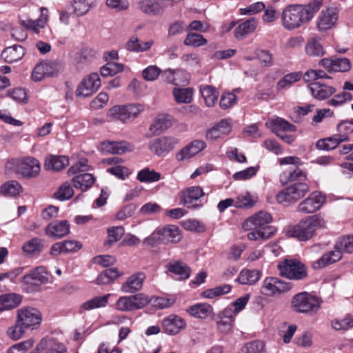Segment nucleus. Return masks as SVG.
<instances>
[{
    "label": "nucleus",
    "instance_id": "338daca9",
    "mask_svg": "<svg viewBox=\"0 0 353 353\" xmlns=\"http://www.w3.org/2000/svg\"><path fill=\"white\" fill-rule=\"evenodd\" d=\"M256 55L263 66L270 67L273 65V55L269 50H258Z\"/></svg>",
    "mask_w": 353,
    "mask_h": 353
},
{
    "label": "nucleus",
    "instance_id": "cd10ccee",
    "mask_svg": "<svg viewBox=\"0 0 353 353\" xmlns=\"http://www.w3.org/2000/svg\"><path fill=\"white\" fill-rule=\"evenodd\" d=\"M306 179V173L299 167H296L292 170H285L280 175V181L283 185L299 181L305 182Z\"/></svg>",
    "mask_w": 353,
    "mask_h": 353
},
{
    "label": "nucleus",
    "instance_id": "ea45409f",
    "mask_svg": "<svg viewBox=\"0 0 353 353\" xmlns=\"http://www.w3.org/2000/svg\"><path fill=\"white\" fill-rule=\"evenodd\" d=\"M200 92L206 105L212 107L215 105L219 97V92L214 87L210 85H203L200 87Z\"/></svg>",
    "mask_w": 353,
    "mask_h": 353
},
{
    "label": "nucleus",
    "instance_id": "603ef678",
    "mask_svg": "<svg viewBox=\"0 0 353 353\" xmlns=\"http://www.w3.org/2000/svg\"><path fill=\"white\" fill-rule=\"evenodd\" d=\"M302 74L301 72H292L285 74L281 79L276 83L277 90H283L285 88L291 86L294 83L297 82L301 79Z\"/></svg>",
    "mask_w": 353,
    "mask_h": 353
},
{
    "label": "nucleus",
    "instance_id": "c85d7f7f",
    "mask_svg": "<svg viewBox=\"0 0 353 353\" xmlns=\"http://www.w3.org/2000/svg\"><path fill=\"white\" fill-rule=\"evenodd\" d=\"M157 234L161 236L162 241L165 243H177L181 239L179 227L174 225H168L158 230Z\"/></svg>",
    "mask_w": 353,
    "mask_h": 353
},
{
    "label": "nucleus",
    "instance_id": "dca6fc26",
    "mask_svg": "<svg viewBox=\"0 0 353 353\" xmlns=\"http://www.w3.org/2000/svg\"><path fill=\"white\" fill-rule=\"evenodd\" d=\"M307 86L312 96L319 101L327 99L336 91L334 87L321 82H312Z\"/></svg>",
    "mask_w": 353,
    "mask_h": 353
},
{
    "label": "nucleus",
    "instance_id": "774afa93",
    "mask_svg": "<svg viewBox=\"0 0 353 353\" xmlns=\"http://www.w3.org/2000/svg\"><path fill=\"white\" fill-rule=\"evenodd\" d=\"M132 297L133 299L135 310H140L152 302V297L149 298L148 296L142 293L132 295Z\"/></svg>",
    "mask_w": 353,
    "mask_h": 353
},
{
    "label": "nucleus",
    "instance_id": "2f4dec72",
    "mask_svg": "<svg viewBox=\"0 0 353 353\" xmlns=\"http://www.w3.org/2000/svg\"><path fill=\"white\" fill-rule=\"evenodd\" d=\"M341 258V252L334 249L325 253L319 260L313 263L312 267L314 269L323 268L339 261Z\"/></svg>",
    "mask_w": 353,
    "mask_h": 353
},
{
    "label": "nucleus",
    "instance_id": "37998d69",
    "mask_svg": "<svg viewBox=\"0 0 353 353\" xmlns=\"http://www.w3.org/2000/svg\"><path fill=\"white\" fill-rule=\"evenodd\" d=\"M110 294L103 295L102 296L94 297L85 303L81 306V312L82 310H90L92 309L105 307L108 301Z\"/></svg>",
    "mask_w": 353,
    "mask_h": 353
},
{
    "label": "nucleus",
    "instance_id": "4468645a",
    "mask_svg": "<svg viewBox=\"0 0 353 353\" xmlns=\"http://www.w3.org/2000/svg\"><path fill=\"white\" fill-rule=\"evenodd\" d=\"M338 19V12L334 8L323 10L317 19L316 28L319 31H325L332 28Z\"/></svg>",
    "mask_w": 353,
    "mask_h": 353
},
{
    "label": "nucleus",
    "instance_id": "de8ad7c7",
    "mask_svg": "<svg viewBox=\"0 0 353 353\" xmlns=\"http://www.w3.org/2000/svg\"><path fill=\"white\" fill-rule=\"evenodd\" d=\"M137 178L142 183H152L161 179V174L148 168H145L138 172Z\"/></svg>",
    "mask_w": 353,
    "mask_h": 353
},
{
    "label": "nucleus",
    "instance_id": "8fccbe9b",
    "mask_svg": "<svg viewBox=\"0 0 353 353\" xmlns=\"http://www.w3.org/2000/svg\"><path fill=\"white\" fill-rule=\"evenodd\" d=\"M173 94L177 103H189L192 101L193 89L191 88H174Z\"/></svg>",
    "mask_w": 353,
    "mask_h": 353
},
{
    "label": "nucleus",
    "instance_id": "a19ab883",
    "mask_svg": "<svg viewBox=\"0 0 353 353\" xmlns=\"http://www.w3.org/2000/svg\"><path fill=\"white\" fill-rule=\"evenodd\" d=\"M121 275H123V273H120L117 268H108L99 274L97 283L98 285H107L113 282Z\"/></svg>",
    "mask_w": 353,
    "mask_h": 353
},
{
    "label": "nucleus",
    "instance_id": "2eb2a0df",
    "mask_svg": "<svg viewBox=\"0 0 353 353\" xmlns=\"http://www.w3.org/2000/svg\"><path fill=\"white\" fill-rule=\"evenodd\" d=\"M162 326L164 332L170 335H175L184 330L186 323L181 317L171 314L162 321Z\"/></svg>",
    "mask_w": 353,
    "mask_h": 353
},
{
    "label": "nucleus",
    "instance_id": "5701e85b",
    "mask_svg": "<svg viewBox=\"0 0 353 353\" xmlns=\"http://www.w3.org/2000/svg\"><path fill=\"white\" fill-rule=\"evenodd\" d=\"M81 247V243L77 241L65 240L53 244L50 253L52 255H58L63 253L75 252Z\"/></svg>",
    "mask_w": 353,
    "mask_h": 353
},
{
    "label": "nucleus",
    "instance_id": "052dcab7",
    "mask_svg": "<svg viewBox=\"0 0 353 353\" xmlns=\"http://www.w3.org/2000/svg\"><path fill=\"white\" fill-rule=\"evenodd\" d=\"M73 194L74 191L70 185L65 183L59 188L54 196L60 201H64L70 199Z\"/></svg>",
    "mask_w": 353,
    "mask_h": 353
},
{
    "label": "nucleus",
    "instance_id": "5fc2aeb1",
    "mask_svg": "<svg viewBox=\"0 0 353 353\" xmlns=\"http://www.w3.org/2000/svg\"><path fill=\"white\" fill-rule=\"evenodd\" d=\"M207 43V39L203 35L193 32L188 33L183 41L184 45L194 48L203 46Z\"/></svg>",
    "mask_w": 353,
    "mask_h": 353
},
{
    "label": "nucleus",
    "instance_id": "680f3d73",
    "mask_svg": "<svg viewBox=\"0 0 353 353\" xmlns=\"http://www.w3.org/2000/svg\"><path fill=\"white\" fill-rule=\"evenodd\" d=\"M46 353H65L67 347L61 343L54 339L46 340L45 345Z\"/></svg>",
    "mask_w": 353,
    "mask_h": 353
},
{
    "label": "nucleus",
    "instance_id": "39448f33",
    "mask_svg": "<svg viewBox=\"0 0 353 353\" xmlns=\"http://www.w3.org/2000/svg\"><path fill=\"white\" fill-rule=\"evenodd\" d=\"M309 191L310 186L307 183L295 182L279 192L276 200L279 203H295L304 197Z\"/></svg>",
    "mask_w": 353,
    "mask_h": 353
},
{
    "label": "nucleus",
    "instance_id": "f257e3e1",
    "mask_svg": "<svg viewBox=\"0 0 353 353\" xmlns=\"http://www.w3.org/2000/svg\"><path fill=\"white\" fill-rule=\"evenodd\" d=\"M323 4V0H312L303 5L292 4L285 7L281 14V23L288 30L298 28L309 22Z\"/></svg>",
    "mask_w": 353,
    "mask_h": 353
},
{
    "label": "nucleus",
    "instance_id": "c03bdc74",
    "mask_svg": "<svg viewBox=\"0 0 353 353\" xmlns=\"http://www.w3.org/2000/svg\"><path fill=\"white\" fill-rule=\"evenodd\" d=\"M334 249L339 251L341 254L343 252H353V235H347L339 238L336 241Z\"/></svg>",
    "mask_w": 353,
    "mask_h": 353
},
{
    "label": "nucleus",
    "instance_id": "9b49d317",
    "mask_svg": "<svg viewBox=\"0 0 353 353\" xmlns=\"http://www.w3.org/2000/svg\"><path fill=\"white\" fill-rule=\"evenodd\" d=\"M101 84L98 73H92L79 83L76 91L79 97H88L97 91Z\"/></svg>",
    "mask_w": 353,
    "mask_h": 353
},
{
    "label": "nucleus",
    "instance_id": "7ed1b4c3",
    "mask_svg": "<svg viewBox=\"0 0 353 353\" xmlns=\"http://www.w3.org/2000/svg\"><path fill=\"white\" fill-rule=\"evenodd\" d=\"M326 228V222L319 214L307 216L299 221L290 230V235L299 241H306L312 239L316 231Z\"/></svg>",
    "mask_w": 353,
    "mask_h": 353
},
{
    "label": "nucleus",
    "instance_id": "f704fd0d",
    "mask_svg": "<svg viewBox=\"0 0 353 353\" xmlns=\"http://www.w3.org/2000/svg\"><path fill=\"white\" fill-rule=\"evenodd\" d=\"M232 314L233 311L230 308H225L221 314L217 325L221 332L226 334L231 330L234 322Z\"/></svg>",
    "mask_w": 353,
    "mask_h": 353
},
{
    "label": "nucleus",
    "instance_id": "c9c22d12",
    "mask_svg": "<svg viewBox=\"0 0 353 353\" xmlns=\"http://www.w3.org/2000/svg\"><path fill=\"white\" fill-rule=\"evenodd\" d=\"M94 181V177L89 173L79 174L72 179L74 187L82 191H86L91 188Z\"/></svg>",
    "mask_w": 353,
    "mask_h": 353
},
{
    "label": "nucleus",
    "instance_id": "e433bc0d",
    "mask_svg": "<svg viewBox=\"0 0 353 353\" xmlns=\"http://www.w3.org/2000/svg\"><path fill=\"white\" fill-rule=\"evenodd\" d=\"M261 278V272L257 270H243L241 271L237 281L243 285H253Z\"/></svg>",
    "mask_w": 353,
    "mask_h": 353
},
{
    "label": "nucleus",
    "instance_id": "a18cd8bd",
    "mask_svg": "<svg viewBox=\"0 0 353 353\" xmlns=\"http://www.w3.org/2000/svg\"><path fill=\"white\" fill-rule=\"evenodd\" d=\"M172 125L171 120L168 116L161 115L157 118L150 126V130L154 134H159Z\"/></svg>",
    "mask_w": 353,
    "mask_h": 353
},
{
    "label": "nucleus",
    "instance_id": "79ce46f5",
    "mask_svg": "<svg viewBox=\"0 0 353 353\" xmlns=\"http://www.w3.org/2000/svg\"><path fill=\"white\" fill-rule=\"evenodd\" d=\"M187 312L194 317L205 319L211 314L212 307L210 305L207 303H198L190 306L187 310Z\"/></svg>",
    "mask_w": 353,
    "mask_h": 353
},
{
    "label": "nucleus",
    "instance_id": "1a4fd4ad",
    "mask_svg": "<svg viewBox=\"0 0 353 353\" xmlns=\"http://www.w3.org/2000/svg\"><path fill=\"white\" fill-rule=\"evenodd\" d=\"M141 110V105H114L109 110L108 117L112 121L118 120L126 122L137 117Z\"/></svg>",
    "mask_w": 353,
    "mask_h": 353
},
{
    "label": "nucleus",
    "instance_id": "4d7b16f0",
    "mask_svg": "<svg viewBox=\"0 0 353 353\" xmlns=\"http://www.w3.org/2000/svg\"><path fill=\"white\" fill-rule=\"evenodd\" d=\"M182 225L186 230H190L197 233H202L206 230V228L204 223L199 220H185L182 222Z\"/></svg>",
    "mask_w": 353,
    "mask_h": 353
},
{
    "label": "nucleus",
    "instance_id": "a211bd4d",
    "mask_svg": "<svg viewBox=\"0 0 353 353\" xmlns=\"http://www.w3.org/2000/svg\"><path fill=\"white\" fill-rule=\"evenodd\" d=\"M204 195L203 189L199 186H192L186 188L182 192L181 203L188 208L196 209L201 207L200 205H192L194 201H197Z\"/></svg>",
    "mask_w": 353,
    "mask_h": 353
},
{
    "label": "nucleus",
    "instance_id": "412c9836",
    "mask_svg": "<svg viewBox=\"0 0 353 353\" xmlns=\"http://www.w3.org/2000/svg\"><path fill=\"white\" fill-rule=\"evenodd\" d=\"M45 232L50 237L60 239L70 233V224L65 220L54 221L48 224Z\"/></svg>",
    "mask_w": 353,
    "mask_h": 353
},
{
    "label": "nucleus",
    "instance_id": "864d4df0",
    "mask_svg": "<svg viewBox=\"0 0 353 353\" xmlns=\"http://www.w3.org/2000/svg\"><path fill=\"white\" fill-rule=\"evenodd\" d=\"M108 239L105 241L104 245L110 247L113 243L119 241L124 235V228L121 226L112 227L107 230Z\"/></svg>",
    "mask_w": 353,
    "mask_h": 353
},
{
    "label": "nucleus",
    "instance_id": "7c9ffc66",
    "mask_svg": "<svg viewBox=\"0 0 353 353\" xmlns=\"http://www.w3.org/2000/svg\"><path fill=\"white\" fill-rule=\"evenodd\" d=\"M343 141H347L346 136L335 134L332 137L319 140L316 146L319 150H331L335 149Z\"/></svg>",
    "mask_w": 353,
    "mask_h": 353
},
{
    "label": "nucleus",
    "instance_id": "b1692460",
    "mask_svg": "<svg viewBox=\"0 0 353 353\" xmlns=\"http://www.w3.org/2000/svg\"><path fill=\"white\" fill-rule=\"evenodd\" d=\"M134 146L125 141H105L102 143V150L109 153L122 154L127 152H131Z\"/></svg>",
    "mask_w": 353,
    "mask_h": 353
},
{
    "label": "nucleus",
    "instance_id": "20e7f679",
    "mask_svg": "<svg viewBox=\"0 0 353 353\" xmlns=\"http://www.w3.org/2000/svg\"><path fill=\"white\" fill-rule=\"evenodd\" d=\"M320 299L307 292L294 295L292 300V307L299 313H316L320 308Z\"/></svg>",
    "mask_w": 353,
    "mask_h": 353
},
{
    "label": "nucleus",
    "instance_id": "f03ea898",
    "mask_svg": "<svg viewBox=\"0 0 353 353\" xmlns=\"http://www.w3.org/2000/svg\"><path fill=\"white\" fill-rule=\"evenodd\" d=\"M272 216L267 212L260 211L247 219L243 228L245 230H250L248 234L250 240H265L272 237L276 232V229L270 225Z\"/></svg>",
    "mask_w": 353,
    "mask_h": 353
},
{
    "label": "nucleus",
    "instance_id": "4c0bfd02",
    "mask_svg": "<svg viewBox=\"0 0 353 353\" xmlns=\"http://www.w3.org/2000/svg\"><path fill=\"white\" fill-rule=\"evenodd\" d=\"M270 128L276 135L283 132H295L296 128L282 118H276L270 122Z\"/></svg>",
    "mask_w": 353,
    "mask_h": 353
},
{
    "label": "nucleus",
    "instance_id": "bb28decb",
    "mask_svg": "<svg viewBox=\"0 0 353 353\" xmlns=\"http://www.w3.org/2000/svg\"><path fill=\"white\" fill-rule=\"evenodd\" d=\"M69 165V158L66 156L50 154L46 157L44 163L45 169L52 171H59Z\"/></svg>",
    "mask_w": 353,
    "mask_h": 353
},
{
    "label": "nucleus",
    "instance_id": "3c124183",
    "mask_svg": "<svg viewBox=\"0 0 353 353\" xmlns=\"http://www.w3.org/2000/svg\"><path fill=\"white\" fill-rule=\"evenodd\" d=\"M305 48L306 54L311 57H320L324 54L323 46L315 38L309 39Z\"/></svg>",
    "mask_w": 353,
    "mask_h": 353
},
{
    "label": "nucleus",
    "instance_id": "bf43d9fd",
    "mask_svg": "<svg viewBox=\"0 0 353 353\" xmlns=\"http://www.w3.org/2000/svg\"><path fill=\"white\" fill-rule=\"evenodd\" d=\"M351 69V62L349 59L335 58L333 60L332 70L334 72H346Z\"/></svg>",
    "mask_w": 353,
    "mask_h": 353
},
{
    "label": "nucleus",
    "instance_id": "423d86ee",
    "mask_svg": "<svg viewBox=\"0 0 353 353\" xmlns=\"http://www.w3.org/2000/svg\"><path fill=\"white\" fill-rule=\"evenodd\" d=\"M282 276L290 279L302 280L307 277V269L303 263L296 259H285L278 265Z\"/></svg>",
    "mask_w": 353,
    "mask_h": 353
},
{
    "label": "nucleus",
    "instance_id": "f3484780",
    "mask_svg": "<svg viewBox=\"0 0 353 353\" xmlns=\"http://www.w3.org/2000/svg\"><path fill=\"white\" fill-rule=\"evenodd\" d=\"M163 0H139L137 8L148 16H157L163 11Z\"/></svg>",
    "mask_w": 353,
    "mask_h": 353
},
{
    "label": "nucleus",
    "instance_id": "f8f14e48",
    "mask_svg": "<svg viewBox=\"0 0 353 353\" xmlns=\"http://www.w3.org/2000/svg\"><path fill=\"white\" fill-rule=\"evenodd\" d=\"M177 139L171 137H162L152 140L149 143L150 150L157 156H162L172 150L178 144Z\"/></svg>",
    "mask_w": 353,
    "mask_h": 353
},
{
    "label": "nucleus",
    "instance_id": "c756f323",
    "mask_svg": "<svg viewBox=\"0 0 353 353\" xmlns=\"http://www.w3.org/2000/svg\"><path fill=\"white\" fill-rule=\"evenodd\" d=\"M25 53V50L21 46L14 45L5 48L1 52V57L6 62L12 63L21 60Z\"/></svg>",
    "mask_w": 353,
    "mask_h": 353
},
{
    "label": "nucleus",
    "instance_id": "aec40b11",
    "mask_svg": "<svg viewBox=\"0 0 353 353\" xmlns=\"http://www.w3.org/2000/svg\"><path fill=\"white\" fill-rule=\"evenodd\" d=\"M145 279V273L138 272L130 276L122 284L121 290L125 293L133 294L140 290Z\"/></svg>",
    "mask_w": 353,
    "mask_h": 353
},
{
    "label": "nucleus",
    "instance_id": "a878e982",
    "mask_svg": "<svg viewBox=\"0 0 353 353\" xmlns=\"http://www.w3.org/2000/svg\"><path fill=\"white\" fill-rule=\"evenodd\" d=\"M231 132V126L225 119H222L216 125L206 131L205 137L208 140H216Z\"/></svg>",
    "mask_w": 353,
    "mask_h": 353
},
{
    "label": "nucleus",
    "instance_id": "473e14b6",
    "mask_svg": "<svg viewBox=\"0 0 353 353\" xmlns=\"http://www.w3.org/2000/svg\"><path fill=\"white\" fill-rule=\"evenodd\" d=\"M22 301V296L18 294L11 293L0 296V312L11 310L19 306Z\"/></svg>",
    "mask_w": 353,
    "mask_h": 353
},
{
    "label": "nucleus",
    "instance_id": "0eeeda50",
    "mask_svg": "<svg viewBox=\"0 0 353 353\" xmlns=\"http://www.w3.org/2000/svg\"><path fill=\"white\" fill-rule=\"evenodd\" d=\"M17 320L22 327L34 330L41 324L42 314L35 307H23L17 310Z\"/></svg>",
    "mask_w": 353,
    "mask_h": 353
},
{
    "label": "nucleus",
    "instance_id": "13d9d810",
    "mask_svg": "<svg viewBox=\"0 0 353 353\" xmlns=\"http://www.w3.org/2000/svg\"><path fill=\"white\" fill-rule=\"evenodd\" d=\"M116 308L122 312L135 310L132 296L120 297L116 303Z\"/></svg>",
    "mask_w": 353,
    "mask_h": 353
},
{
    "label": "nucleus",
    "instance_id": "393cba45",
    "mask_svg": "<svg viewBox=\"0 0 353 353\" xmlns=\"http://www.w3.org/2000/svg\"><path fill=\"white\" fill-rule=\"evenodd\" d=\"M166 268L179 280H186L190 276L191 268L181 261H172L166 265Z\"/></svg>",
    "mask_w": 353,
    "mask_h": 353
},
{
    "label": "nucleus",
    "instance_id": "49530a36",
    "mask_svg": "<svg viewBox=\"0 0 353 353\" xmlns=\"http://www.w3.org/2000/svg\"><path fill=\"white\" fill-rule=\"evenodd\" d=\"M239 353H266L265 343L260 340H254L245 343Z\"/></svg>",
    "mask_w": 353,
    "mask_h": 353
},
{
    "label": "nucleus",
    "instance_id": "58836bf2",
    "mask_svg": "<svg viewBox=\"0 0 353 353\" xmlns=\"http://www.w3.org/2000/svg\"><path fill=\"white\" fill-rule=\"evenodd\" d=\"M45 241L38 237L26 241L22 246L23 251L28 255L39 254L43 249Z\"/></svg>",
    "mask_w": 353,
    "mask_h": 353
},
{
    "label": "nucleus",
    "instance_id": "4be33fe9",
    "mask_svg": "<svg viewBox=\"0 0 353 353\" xmlns=\"http://www.w3.org/2000/svg\"><path fill=\"white\" fill-rule=\"evenodd\" d=\"M206 144L201 140H194L181 149L176 154L178 161H183L188 159L205 149Z\"/></svg>",
    "mask_w": 353,
    "mask_h": 353
},
{
    "label": "nucleus",
    "instance_id": "6e6552de",
    "mask_svg": "<svg viewBox=\"0 0 353 353\" xmlns=\"http://www.w3.org/2000/svg\"><path fill=\"white\" fill-rule=\"evenodd\" d=\"M292 287L291 282H285L273 276L266 277L263 281L261 292L267 296H279L289 292Z\"/></svg>",
    "mask_w": 353,
    "mask_h": 353
},
{
    "label": "nucleus",
    "instance_id": "6ab92c4d",
    "mask_svg": "<svg viewBox=\"0 0 353 353\" xmlns=\"http://www.w3.org/2000/svg\"><path fill=\"white\" fill-rule=\"evenodd\" d=\"M26 285H38L48 281L47 272L43 266H38L32 269L28 274H25L21 281Z\"/></svg>",
    "mask_w": 353,
    "mask_h": 353
},
{
    "label": "nucleus",
    "instance_id": "69168bd1",
    "mask_svg": "<svg viewBox=\"0 0 353 353\" xmlns=\"http://www.w3.org/2000/svg\"><path fill=\"white\" fill-rule=\"evenodd\" d=\"M337 134L346 136L347 141L349 140V134L353 132V119L350 121H343L336 127Z\"/></svg>",
    "mask_w": 353,
    "mask_h": 353
},
{
    "label": "nucleus",
    "instance_id": "ddd939ff",
    "mask_svg": "<svg viewBox=\"0 0 353 353\" xmlns=\"http://www.w3.org/2000/svg\"><path fill=\"white\" fill-rule=\"evenodd\" d=\"M39 161L34 157H26L22 159L18 165V172L23 177H36L40 172Z\"/></svg>",
    "mask_w": 353,
    "mask_h": 353
},
{
    "label": "nucleus",
    "instance_id": "09e8293b",
    "mask_svg": "<svg viewBox=\"0 0 353 353\" xmlns=\"http://www.w3.org/2000/svg\"><path fill=\"white\" fill-rule=\"evenodd\" d=\"M22 187L17 181H10L1 187V192L6 196H15L22 192Z\"/></svg>",
    "mask_w": 353,
    "mask_h": 353
},
{
    "label": "nucleus",
    "instance_id": "0e129e2a",
    "mask_svg": "<svg viewBox=\"0 0 353 353\" xmlns=\"http://www.w3.org/2000/svg\"><path fill=\"white\" fill-rule=\"evenodd\" d=\"M352 99V95L350 92H342L335 94L334 97L327 101V104L331 106L337 107L343 105L347 101Z\"/></svg>",
    "mask_w": 353,
    "mask_h": 353
},
{
    "label": "nucleus",
    "instance_id": "6e6d98bb",
    "mask_svg": "<svg viewBox=\"0 0 353 353\" xmlns=\"http://www.w3.org/2000/svg\"><path fill=\"white\" fill-rule=\"evenodd\" d=\"M231 288H232L230 285L224 284L212 289L206 290L202 292L201 295L205 298L213 299L214 297L230 292Z\"/></svg>",
    "mask_w": 353,
    "mask_h": 353
},
{
    "label": "nucleus",
    "instance_id": "72a5a7b5",
    "mask_svg": "<svg viewBox=\"0 0 353 353\" xmlns=\"http://www.w3.org/2000/svg\"><path fill=\"white\" fill-rule=\"evenodd\" d=\"M257 26V21L251 17L239 24L234 30V36L237 39H241L245 36L253 32Z\"/></svg>",
    "mask_w": 353,
    "mask_h": 353
},
{
    "label": "nucleus",
    "instance_id": "9d476101",
    "mask_svg": "<svg viewBox=\"0 0 353 353\" xmlns=\"http://www.w3.org/2000/svg\"><path fill=\"white\" fill-rule=\"evenodd\" d=\"M325 201V196L314 191L297 205V211L303 214H312L321 208Z\"/></svg>",
    "mask_w": 353,
    "mask_h": 353
},
{
    "label": "nucleus",
    "instance_id": "e2e57ef3",
    "mask_svg": "<svg viewBox=\"0 0 353 353\" xmlns=\"http://www.w3.org/2000/svg\"><path fill=\"white\" fill-rule=\"evenodd\" d=\"M91 7L90 0H74V12L77 16L85 14Z\"/></svg>",
    "mask_w": 353,
    "mask_h": 353
}]
</instances>
